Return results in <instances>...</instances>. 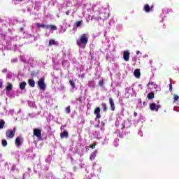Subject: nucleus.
Masks as SVG:
<instances>
[{"instance_id":"6e6d98bb","label":"nucleus","mask_w":179,"mask_h":179,"mask_svg":"<svg viewBox=\"0 0 179 179\" xmlns=\"http://www.w3.org/2000/svg\"><path fill=\"white\" fill-rule=\"evenodd\" d=\"M145 106H146V102H143V107H145Z\"/></svg>"},{"instance_id":"6ab92c4d","label":"nucleus","mask_w":179,"mask_h":179,"mask_svg":"<svg viewBox=\"0 0 179 179\" xmlns=\"http://www.w3.org/2000/svg\"><path fill=\"white\" fill-rule=\"evenodd\" d=\"M28 85L31 87H34V86H36V82L34 81V80L30 79V80H28Z\"/></svg>"},{"instance_id":"0eeeda50","label":"nucleus","mask_w":179,"mask_h":179,"mask_svg":"<svg viewBox=\"0 0 179 179\" xmlns=\"http://www.w3.org/2000/svg\"><path fill=\"white\" fill-rule=\"evenodd\" d=\"M92 169L95 173H98L99 174V173H101V165L96 164V162L93 164Z\"/></svg>"},{"instance_id":"7ed1b4c3","label":"nucleus","mask_w":179,"mask_h":179,"mask_svg":"<svg viewBox=\"0 0 179 179\" xmlns=\"http://www.w3.org/2000/svg\"><path fill=\"white\" fill-rule=\"evenodd\" d=\"M131 123L129 120L123 121L121 117H117L115 122V127H120L121 129H124V128H129L130 127Z\"/></svg>"},{"instance_id":"f257e3e1","label":"nucleus","mask_w":179,"mask_h":179,"mask_svg":"<svg viewBox=\"0 0 179 179\" xmlns=\"http://www.w3.org/2000/svg\"><path fill=\"white\" fill-rule=\"evenodd\" d=\"M87 13L95 20H104L110 16L107 13V8L101 7L100 4L94 5L92 8H88Z\"/></svg>"},{"instance_id":"bb28decb","label":"nucleus","mask_w":179,"mask_h":179,"mask_svg":"<svg viewBox=\"0 0 179 179\" xmlns=\"http://www.w3.org/2000/svg\"><path fill=\"white\" fill-rule=\"evenodd\" d=\"M47 26L48 25H45L44 24H38V23H36V27H42V29H47Z\"/></svg>"},{"instance_id":"c756f323","label":"nucleus","mask_w":179,"mask_h":179,"mask_svg":"<svg viewBox=\"0 0 179 179\" xmlns=\"http://www.w3.org/2000/svg\"><path fill=\"white\" fill-rule=\"evenodd\" d=\"M5 126V120H0V129H2Z\"/></svg>"},{"instance_id":"72a5a7b5","label":"nucleus","mask_w":179,"mask_h":179,"mask_svg":"<svg viewBox=\"0 0 179 179\" xmlns=\"http://www.w3.org/2000/svg\"><path fill=\"white\" fill-rule=\"evenodd\" d=\"M138 105H137V107H140V108H142L143 107V105H142V99H138Z\"/></svg>"},{"instance_id":"2f4dec72","label":"nucleus","mask_w":179,"mask_h":179,"mask_svg":"<svg viewBox=\"0 0 179 179\" xmlns=\"http://www.w3.org/2000/svg\"><path fill=\"white\" fill-rule=\"evenodd\" d=\"M83 23V21H82V20L78 21V22L76 23V27H80V26H82Z\"/></svg>"},{"instance_id":"473e14b6","label":"nucleus","mask_w":179,"mask_h":179,"mask_svg":"<svg viewBox=\"0 0 179 179\" xmlns=\"http://www.w3.org/2000/svg\"><path fill=\"white\" fill-rule=\"evenodd\" d=\"M179 100V96L177 94L173 95V103H176V101H178Z\"/></svg>"},{"instance_id":"1a4fd4ad","label":"nucleus","mask_w":179,"mask_h":179,"mask_svg":"<svg viewBox=\"0 0 179 179\" xmlns=\"http://www.w3.org/2000/svg\"><path fill=\"white\" fill-rule=\"evenodd\" d=\"M38 87L41 89V90H44V89H45V83H44V80L43 78H41L38 81Z\"/></svg>"},{"instance_id":"6e6552de","label":"nucleus","mask_w":179,"mask_h":179,"mask_svg":"<svg viewBox=\"0 0 179 179\" xmlns=\"http://www.w3.org/2000/svg\"><path fill=\"white\" fill-rule=\"evenodd\" d=\"M34 136H36V138L40 141V139H41V129H34Z\"/></svg>"},{"instance_id":"20e7f679","label":"nucleus","mask_w":179,"mask_h":179,"mask_svg":"<svg viewBox=\"0 0 179 179\" xmlns=\"http://www.w3.org/2000/svg\"><path fill=\"white\" fill-rule=\"evenodd\" d=\"M6 94L10 99H15V92H13V85L12 83H8L6 87Z\"/></svg>"},{"instance_id":"4c0bfd02","label":"nucleus","mask_w":179,"mask_h":179,"mask_svg":"<svg viewBox=\"0 0 179 179\" xmlns=\"http://www.w3.org/2000/svg\"><path fill=\"white\" fill-rule=\"evenodd\" d=\"M66 113L67 114H70V113H71V106H67V107L66 108Z\"/></svg>"},{"instance_id":"9d476101","label":"nucleus","mask_w":179,"mask_h":179,"mask_svg":"<svg viewBox=\"0 0 179 179\" xmlns=\"http://www.w3.org/2000/svg\"><path fill=\"white\" fill-rule=\"evenodd\" d=\"M22 142H23V138L22 137H17L15 139V145L17 148H20V146H22Z\"/></svg>"},{"instance_id":"9b49d317","label":"nucleus","mask_w":179,"mask_h":179,"mask_svg":"<svg viewBox=\"0 0 179 179\" xmlns=\"http://www.w3.org/2000/svg\"><path fill=\"white\" fill-rule=\"evenodd\" d=\"M123 59L124 61L128 62L129 61V50H125L123 52Z\"/></svg>"},{"instance_id":"f3484780","label":"nucleus","mask_w":179,"mask_h":179,"mask_svg":"<svg viewBox=\"0 0 179 179\" xmlns=\"http://www.w3.org/2000/svg\"><path fill=\"white\" fill-rule=\"evenodd\" d=\"M97 150H95L91 155L90 157V160H94V159H96V156H97Z\"/></svg>"},{"instance_id":"5701e85b","label":"nucleus","mask_w":179,"mask_h":179,"mask_svg":"<svg viewBox=\"0 0 179 179\" xmlns=\"http://www.w3.org/2000/svg\"><path fill=\"white\" fill-rule=\"evenodd\" d=\"M46 29H48L51 31H54V30H57V26L55 25H48L46 27Z\"/></svg>"},{"instance_id":"49530a36","label":"nucleus","mask_w":179,"mask_h":179,"mask_svg":"<svg viewBox=\"0 0 179 179\" xmlns=\"http://www.w3.org/2000/svg\"><path fill=\"white\" fill-rule=\"evenodd\" d=\"M103 83H104L103 82V80H101V81H99V86H103Z\"/></svg>"},{"instance_id":"c9c22d12","label":"nucleus","mask_w":179,"mask_h":179,"mask_svg":"<svg viewBox=\"0 0 179 179\" xmlns=\"http://www.w3.org/2000/svg\"><path fill=\"white\" fill-rule=\"evenodd\" d=\"M120 140H118V138H115L113 143L114 146H115L117 148V146H118V142Z\"/></svg>"},{"instance_id":"603ef678","label":"nucleus","mask_w":179,"mask_h":179,"mask_svg":"<svg viewBox=\"0 0 179 179\" xmlns=\"http://www.w3.org/2000/svg\"><path fill=\"white\" fill-rule=\"evenodd\" d=\"M136 54H137V55H139V54H142V52H141V51L138 50V51L136 52Z\"/></svg>"},{"instance_id":"a18cd8bd","label":"nucleus","mask_w":179,"mask_h":179,"mask_svg":"<svg viewBox=\"0 0 179 179\" xmlns=\"http://www.w3.org/2000/svg\"><path fill=\"white\" fill-rule=\"evenodd\" d=\"M59 90H65V87L64 85H61Z\"/></svg>"},{"instance_id":"58836bf2","label":"nucleus","mask_w":179,"mask_h":179,"mask_svg":"<svg viewBox=\"0 0 179 179\" xmlns=\"http://www.w3.org/2000/svg\"><path fill=\"white\" fill-rule=\"evenodd\" d=\"M15 113V109H12L9 110L8 114H10V115H13V114Z\"/></svg>"},{"instance_id":"2eb2a0df","label":"nucleus","mask_w":179,"mask_h":179,"mask_svg":"<svg viewBox=\"0 0 179 179\" xmlns=\"http://www.w3.org/2000/svg\"><path fill=\"white\" fill-rule=\"evenodd\" d=\"M60 136L62 139H64V138H69V134H68V131L66 130H64L60 134Z\"/></svg>"},{"instance_id":"f704fd0d","label":"nucleus","mask_w":179,"mask_h":179,"mask_svg":"<svg viewBox=\"0 0 179 179\" xmlns=\"http://www.w3.org/2000/svg\"><path fill=\"white\" fill-rule=\"evenodd\" d=\"M52 160V159L51 158V156H48L46 159H45V162L46 163H48V164H50V163H51V161Z\"/></svg>"},{"instance_id":"b1692460","label":"nucleus","mask_w":179,"mask_h":179,"mask_svg":"<svg viewBox=\"0 0 179 179\" xmlns=\"http://www.w3.org/2000/svg\"><path fill=\"white\" fill-rule=\"evenodd\" d=\"M147 98L148 99V100H152V99H155V93L153 92L148 93V94L147 95Z\"/></svg>"},{"instance_id":"4d7b16f0","label":"nucleus","mask_w":179,"mask_h":179,"mask_svg":"<svg viewBox=\"0 0 179 179\" xmlns=\"http://www.w3.org/2000/svg\"><path fill=\"white\" fill-rule=\"evenodd\" d=\"M15 1H19L20 2H22L23 0H15Z\"/></svg>"},{"instance_id":"4be33fe9","label":"nucleus","mask_w":179,"mask_h":179,"mask_svg":"<svg viewBox=\"0 0 179 179\" xmlns=\"http://www.w3.org/2000/svg\"><path fill=\"white\" fill-rule=\"evenodd\" d=\"M40 114H41V111L38 112L37 113H29V117H30V118H36V117L40 115Z\"/></svg>"},{"instance_id":"5fc2aeb1","label":"nucleus","mask_w":179,"mask_h":179,"mask_svg":"<svg viewBox=\"0 0 179 179\" xmlns=\"http://www.w3.org/2000/svg\"><path fill=\"white\" fill-rule=\"evenodd\" d=\"M43 170H48V166H46L45 168L42 167Z\"/></svg>"},{"instance_id":"7c9ffc66","label":"nucleus","mask_w":179,"mask_h":179,"mask_svg":"<svg viewBox=\"0 0 179 179\" xmlns=\"http://www.w3.org/2000/svg\"><path fill=\"white\" fill-rule=\"evenodd\" d=\"M1 145L3 146V148L8 146V141H6L5 139H3L1 141Z\"/></svg>"},{"instance_id":"412c9836","label":"nucleus","mask_w":179,"mask_h":179,"mask_svg":"<svg viewBox=\"0 0 179 179\" xmlns=\"http://www.w3.org/2000/svg\"><path fill=\"white\" fill-rule=\"evenodd\" d=\"M27 83L26 82H22L20 83V90H24L26 89V85Z\"/></svg>"},{"instance_id":"e433bc0d","label":"nucleus","mask_w":179,"mask_h":179,"mask_svg":"<svg viewBox=\"0 0 179 179\" xmlns=\"http://www.w3.org/2000/svg\"><path fill=\"white\" fill-rule=\"evenodd\" d=\"M101 106L103 111H107V105L106 103H102Z\"/></svg>"},{"instance_id":"a19ab883","label":"nucleus","mask_w":179,"mask_h":179,"mask_svg":"<svg viewBox=\"0 0 179 179\" xmlns=\"http://www.w3.org/2000/svg\"><path fill=\"white\" fill-rule=\"evenodd\" d=\"M138 134L139 136H143V133L142 132V130L139 129Z\"/></svg>"},{"instance_id":"13d9d810","label":"nucleus","mask_w":179,"mask_h":179,"mask_svg":"<svg viewBox=\"0 0 179 179\" xmlns=\"http://www.w3.org/2000/svg\"><path fill=\"white\" fill-rule=\"evenodd\" d=\"M173 110H174V111H178V110H176V108H174Z\"/></svg>"},{"instance_id":"393cba45","label":"nucleus","mask_w":179,"mask_h":179,"mask_svg":"<svg viewBox=\"0 0 179 179\" xmlns=\"http://www.w3.org/2000/svg\"><path fill=\"white\" fill-rule=\"evenodd\" d=\"M69 83L71 86V92H73L74 90H76V87L75 83H73V81L70 80Z\"/></svg>"},{"instance_id":"a211bd4d","label":"nucleus","mask_w":179,"mask_h":179,"mask_svg":"<svg viewBox=\"0 0 179 179\" xmlns=\"http://www.w3.org/2000/svg\"><path fill=\"white\" fill-rule=\"evenodd\" d=\"M28 106L29 107H31V108H37V106H36V103L31 101H28Z\"/></svg>"},{"instance_id":"79ce46f5","label":"nucleus","mask_w":179,"mask_h":179,"mask_svg":"<svg viewBox=\"0 0 179 179\" xmlns=\"http://www.w3.org/2000/svg\"><path fill=\"white\" fill-rule=\"evenodd\" d=\"M169 90H170V92H171V90H173V83H171V82L169 84Z\"/></svg>"},{"instance_id":"ea45409f","label":"nucleus","mask_w":179,"mask_h":179,"mask_svg":"<svg viewBox=\"0 0 179 179\" xmlns=\"http://www.w3.org/2000/svg\"><path fill=\"white\" fill-rule=\"evenodd\" d=\"M138 90H142V89H143V86L142 85V84H140L138 85Z\"/></svg>"},{"instance_id":"f8f14e48","label":"nucleus","mask_w":179,"mask_h":179,"mask_svg":"<svg viewBox=\"0 0 179 179\" xmlns=\"http://www.w3.org/2000/svg\"><path fill=\"white\" fill-rule=\"evenodd\" d=\"M52 45H55L56 47H57V45H59V43L55 41V39H50L49 41V47H51Z\"/></svg>"},{"instance_id":"aec40b11","label":"nucleus","mask_w":179,"mask_h":179,"mask_svg":"<svg viewBox=\"0 0 179 179\" xmlns=\"http://www.w3.org/2000/svg\"><path fill=\"white\" fill-rule=\"evenodd\" d=\"M169 12V9H164L162 10V13L161 14V17H166V16L168 15Z\"/></svg>"},{"instance_id":"a878e982","label":"nucleus","mask_w":179,"mask_h":179,"mask_svg":"<svg viewBox=\"0 0 179 179\" xmlns=\"http://www.w3.org/2000/svg\"><path fill=\"white\" fill-rule=\"evenodd\" d=\"M144 10L147 13H148V12H150V6H149V4H146L144 6Z\"/></svg>"},{"instance_id":"423d86ee","label":"nucleus","mask_w":179,"mask_h":179,"mask_svg":"<svg viewBox=\"0 0 179 179\" xmlns=\"http://www.w3.org/2000/svg\"><path fill=\"white\" fill-rule=\"evenodd\" d=\"M161 108L162 106L157 105L155 103H152L150 104V109L151 110V111H156V113H157V111H159V108Z\"/></svg>"},{"instance_id":"cd10ccee","label":"nucleus","mask_w":179,"mask_h":179,"mask_svg":"<svg viewBox=\"0 0 179 179\" xmlns=\"http://www.w3.org/2000/svg\"><path fill=\"white\" fill-rule=\"evenodd\" d=\"M108 141H110V138L109 137H105L103 141L102 142V145H107V143H108Z\"/></svg>"},{"instance_id":"09e8293b","label":"nucleus","mask_w":179,"mask_h":179,"mask_svg":"<svg viewBox=\"0 0 179 179\" xmlns=\"http://www.w3.org/2000/svg\"><path fill=\"white\" fill-rule=\"evenodd\" d=\"M8 70L6 69H4L2 70V72H3V73H5V72H6Z\"/></svg>"},{"instance_id":"37998d69","label":"nucleus","mask_w":179,"mask_h":179,"mask_svg":"<svg viewBox=\"0 0 179 179\" xmlns=\"http://www.w3.org/2000/svg\"><path fill=\"white\" fill-rule=\"evenodd\" d=\"M90 148L91 149H94V148H96V143H93L92 145H91L90 146Z\"/></svg>"},{"instance_id":"c03bdc74","label":"nucleus","mask_w":179,"mask_h":179,"mask_svg":"<svg viewBox=\"0 0 179 179\" xmlns=\"http://www.w3.org/2000/svg\"><path fill=\"white\" fill-rule=\"evenodd\" d=\"M21 60H22L23 62H26V58H24V56H21Z\"/></svg>"},{"instance_id":"3c124183","label":"nucleus","mask_w":179,"mask_h":179,"mask_svg":"<svg viewBox=\"0 0 179 179\" xmlns=\"http://www.w3.org/2000/svg\"><path fill=\"white\" fill-rule=\"evenodd\" d=\"M69 13H71V11H69V10L66 12V15H69Z\"/></svg>"},{"instance_id":"4468645a","label":"nucleus","mask_w":179,"mask_h":179,"mask_svg":"<svg viewBox=\"0 0 179 179\" xmlns=\"http://www.w3.org/2000/svg\"><path fill=\"white\" fill-rule=\"evenodd\" d=\"M100 108H96L94 112L95 115H96V118L98 120H100V118H101V115H100Z\"/></svg>"},{"instance_id":"ddd939ff","label":"nucleus","mask_w":179,"mask_h":179,"mask_svg":"<svg viewBox=\"0 0 179 179\" xmlns=\"http://www.w3.org/2000/svg\"><path fill=\"white\" fill-rule=\"evenodd\" d=\"M109 103L112 111H114L115 110V104L114 103L113 98H109Z\"/></svg>"},{"instance_id":"c85d7f7f","label":"nucleus","mask_w":179,"mask_h":179,"mask_svg":"<svg viewBox=\"0 0 179 179\" xmlns=\"http://www.w3.org/2000/svg\"><path fill=\"white\" fill-rule=\"evenodd\" d=\"M153 86L154 89H157V87H159V86L156 84H155V83L152 82V83H149L148 84V86Z\"/></svg>"},{"instance_id":"8fccbe9b","label":"nucleus","mask_w":179,"mask_h":179,"mask_svg":"<svg viewBox=\"0 0 179 179\" xmlns=\"http://www.w3.org/2000/svg\"><path fill=\"white\" fill-rule=\"evenodd\" d=\"M134 117H137V116H138V113L134 112Z\"/></svg>"},{"instance_id":"de8ad7c7","label":"nucleus","mask_w":179,"mask_h":179,"mask_svg":"<svg viewBox=\"0 0 179 179\" xmlns=\"http://www.w3.org/2000/svg\"><path fill=\"white\" fill-rule=\"evenodd\" d=\"M66 64H68V62L67 61H63V65L64 66H65V65H66Z\"/></svg>"},{"instance_id":"864d4df0","label":"nucleus","mask_w":179,"mask_h":179,"mask_svg":"<svg viewBox=\"0 0 179 179\" xmlns=\"http://www.w3.org/2000/svg\"><path fill=\"white\" fill-rule=\"evenodd\" d=\"M2 86H3L2 81L0 80V88L2 87Z\"/></svg>"},{"instance_id":"dca6fc26","label":"nucleus","mask_w":179,"mask_h":179,"mask_svg":"<svg viewBox=\"0 0 179 179\" xmlns=\"http://www.w3.org/2000/svg\"><path fill=\"white\" fill-rule=\"evenodd\" d=\"M134 75L135 78H137V79H139L141 78V70L140 69H136L134 72Z\"/></svg>"},{"instance_id":"f03ea898","label":"nucleus","mask_w":179,"mask_h":179,"mask_svg":"<svg viewBox=\"0 0 179 179\" xmlns=\"http://www.w3.org/2000/svg\"><path fill=\"white\" fill-rule=\"evenodd\" d=\"M89 41V34H84L80 36V38L77 39L76 43L79 48H85L86 44Z\"/></svg>"},{"instance_id":"39448f33","label":"nucleus","mask_w":179,"mask_h":179,"mask_svg":"<svg viewBox=\"0 0 179 179\" xmlns=\"http://www.w3.org/2000/svg\"><path fill=\"white\" fill-rule=\"evenodd\" d=\"M16 132V128H13V130L8 129L6 132V136L8 139H12L15 136V133Z\"/></svg>"}]
</instances>
